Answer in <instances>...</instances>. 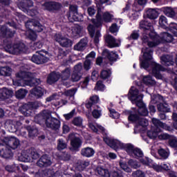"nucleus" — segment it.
Instances as JSON below:
<instances>
[{
	"mask_svg": "<svg viewBox=\"0 0 177 177\" xmlns=\"http://www.w3.org/2000/svg\"><path fill=\"white\" fill-rule=\"evenodd\" d=\"M72 124L75 127H81V125H82V118H81V117H76L73 118Z\"/></svg>",
	"mask_w": 177,
	"mask_h": 177,
	"instance_id": "nucleus-61",
	"label": "nucleus"
},
{
	"mask_svg": "<svg viewBox=\"0 0 177 177\" xmlns=\"http://www.w3.org/2000/svg\"><path fill=\"white\" fill-rule=\"evenodd\" d=\"M163 13L167 16V17H175L176 12L175 9L171 7H165L163 8Z\"/></svg>",
	"mask_w": 177,
	"mask_h": 177,
	"instance_id": "nucleus-38",
	"label": "nucleus"
},
{
	"mask_svg": "<svg viewBox=\"0 0 177 177\" xmlns=\"http://www.w3.org/2000/svg\"><path fill=\"white\" fill-rule=\"evenodd\" d=\"M168 23V21L167 20V17L164 15H161L159 17V24L160 27H162V28H165V26H167Z\"/></svg>",
	"mask_w": 177,
	"mask_h": 177,
	"instance_id": "nucleus-57",
	"label": "nucleus"
},
{
	"mask_svg": "<svg viewBox=\"0 0 177 177\" xmlns=\"http://www.w3.org/2000/svg\"><path fill=\"white\" fill-rule=\"evenodd\" d=\"M109 113H110V117L111 118H114L115 120L120 118V113L118 112H117L115 110L113 109H110L109 108Z\"/></svg>",
	"mask_w": 177,
	"mask_h": 177,
	"instance_id": "nucleus-60",
	"label": "nucleus"
},
{
	"mask_svg": "<svg viewBox=\"0 0 177 177\" xmlns=\"http://www.w3.org/2000/svg\"><path fill=\"white\" fill-rule=\"evenodd\" d=\"M133 177H146V174L140 170H137L132 174Z\"/></svg>",
	"mask_w": 177,
	"mask_h": 177,
	"instance_id": "nucleus-64",
	"label": "nucleus"
},
{
	"mask_svg": "<svg viewBox=\"0 0 177 177\" xmlns=\"http://www.w3.org/2000/svg\"><path fill=\"white\" fill-rule=\"evenodd\" d=\"M50 174H52V170L39 171L35 174V177H48Z\"/></svg>",
	"mask_w": 177,
	"mask_h": 177,
	"instance_id": "nucleus-51",
	"label": "nucleus"
},
{
	"mask_svg": "<svg viewBox=\"0 0 177 177\" xmlns=\"http://www.w3.org/2000/svg\"><path fill=\"white\" fill-rule=\"evenodd\" d=\"M16 77L18 80H13L15 86H24V85L35 86L41 84V80L35 78L34 75L30 72L21 71L16 74Z\"/></svg>",
	"mask_w": 177,
	"mask_h": 177,
	"instance_id": "nucleus-3",
	"label": "nucleus"
},
{
	"mask_svg": "<svg viewBox=\"0 0 177 177\" xmlns=\"http://www.w3.org/2000/svg\"><path fill=\"white\" fill-rule=\"evenodd\" d=\"M162 64L165 66H174V57L171 55H163L160 57Z\"/></svg>",
	"mask_w": 177,
	"mask_h": 177,
	"instance_id": "nucleus-30",
	"label": "nucleus"
},
{
	"mask_svg": "<svg viewBox=\"0 0 177 177\" xmlns=\"http://www.w3.org/2000/svg\"><path fill=\"white\" fill-rule=\"evenodd\" d=\"M158 111L162 113H169L171 109H169V106L167 103H160L157 106Z\"/></svg>",
	"mask_w": 177,
	"mask_h": 177,
	"instance_id": "nucleus-42",
	"label": "nucleus"
},
{
	"mask_svg": "<svg viewBox=\"0 0 177 177\" xmlns=\"http://www.w3.org/2000/svg\"><path fill=\"white\" fill-rule=\"evenodd\" d=\"M105 43L108 48H118L121 46V40L120 39H116L111 35H106L104 36Z\"/></svg>",
	"mask_w": 177,
	"mask_h": 177,
	"instance_id": "nucleus-14",
	"label": "nucleus"
},
{
	"mask_svg": "<svg viewBox=\"0 0 177 177\" xmlns=\"http://www.w3.org/2000/svg\"><path fill=\"white\" fill-rule=\"evenodd\" d=\"M76 93H77L76 88H72L71 90H68L65 91L64 93V95H65V96H68L69 97L73 99V100H74V95H75Z\"/></svg>",
	"mask_w": 177,
	"mask_h": 177,
	"instance_id": "nucleus-56",
	"label": "nucleus"
},
{
	"mask_svg": "<svg viewBox=\"0 0 177 177\" xmlns=\"http://www.w3.org/2000/svg\"><path fill=\"white\" fill-rule=\"evenodd\" d=\"M87 45L88 39L83 38L76 45L74 46V49L75 50H78L79 52H81L82 50H84Z\"/></svg>",
	"mask_w": 177,
	"mask_h": 177,
	"instance_id": "nucleus-27",
	"label": "nucleus"
},
{
	"mask_svg": "<svg viewBox=\"0 0 177 177\" xmlns=\"http://www.w3.org/2000/svg\"><path fill=\"white\" fill-rule=\"evenodd\" d=\"M7 48L9 53H11L12 55H19L20 53H22V52H27V48L26 47V45L23 43H18L14 44L13 46L8 44L7 46Z\"/></svg>",
	"mask_w": 177,
	"mask_h": 177,
	"instance_id": "nucleus-11",
	"label": "nucleus"
},
{
	"mask_svg": "<svg viewBox=\"0 0 177 177\" xmlns=\"http://www.w3.org/2000/svg\"><path fill=\"white\" fill-rule=\"evenodd\" d=\"M26 129L29 133V136H36L38 135V129H32L31 127L28 126L26 127Z\"/></svg>",
	"mask_w": 177,
	"mask_h": 177,
	"instance_id": "nucleus-59",
	"label": "nucleus"
},
{
	"mask_svg": "<svg viewBox=\"0 0 177 177\" xmlns=\"http://www.w3.org/2000/svg\"><path fill=\"white\" fill-rule=\"evenodd\" d=\"M120 167L122 169H123V171H124V172H127V173H131L132 172V169H131V167H128V165H127V162L120 160Z\"/></svg>",
	"mask_w": 177,
	"mask_h": 177,
	"instance_id": "nucleus-49",
	"label": "nucleus"
},
{
	"mask_svg": "<svg viewBox=\"0 0 177 177\" xmlns=\"http://www.w3.org/2000/svg\"><path fill=\"white\" fill-rule=\"evenodd\" d=\"M131 156L136 158H142V157H143V152L140 149L135 148Z\"/></svg>",
	"mask_w": 177,
	"mask_h": 177,
	"instance_id": "nucleus-54",
	"label": "nucleus"
},
{
	"mask_svg": "<svg viewBox=\"0 0 177 177\" xmlns=\"http://www.w3.org/2000/svg\"><path fill=\"white\" fill-rule=\"evenodd\" d=\"M20 146V140L15 136H8L0 140V157L9 160L13 157L12 150Z\"/></svg>",
	"mask_w": 177,
	"mask_h": 177,
	"instance_id": "nucleus-1",
	"label": "nucleus"
},
{
	"mask_svg": "<svg viewBox=\"0 0 177 177\" xmlns=\"http://www.w3.org/2000/svg\"><path fill=\"white\" fill-rule=\"evenodd\" d=\"M142 52L143 54V59L140 58V67L147 70L150 66V61L153 59V50L151 48H142Z\"/></svg>",
	"mask_w": 177,
	"mask_h": 177,
	"instance_id": "nucleus-10",
	"label": "nucleus"
},
{
	"mask_svg": "<svg viewBox=\"0 0 177 177\" xmlns=\"http://www.w3.org/2000/svg\"><path fill=\"white\" fill-rule=\"evenodd\" d=\"M129 121H131L132 122H136L138 121V124L141 127H147L149 125V121L145 118H139L138 115L135 114H130L129 116Z\"/></svg>",
	"mask_w": 177,
	"mask_h": 177,
	"instance_id": "nucleus-18",
	"label": "nucleus"
},
{
	"mask_svg": "<svg viewBox=\"0 0 177 177\" xmlns=\"http://www.w3.org/2000/svg\"><path fill=\"white\" fill-rule=\"evenodd\" d=\"M19 3H18V8L23 10V12H26V10H28V8H31L34 3L31 0H18Z\"/></svg>",
	"mask_w": 177,
	"mask_h": 177,
	"instance_id": "nucleus-25",
	"label": "nucleus"
},
{
	"mask_svg": "<svg viewBox=\"0 0 177 177\" xmlns=\"http://www.w3.org/2000/svg\"><path fill=\"white\" fill-rule=\"evenodd\" d=\"M59 77H61L62 81H67L71 77V69L70 68H66L62 72Z\"/></svg>",
	"mask_w": 177,
	"mask_h": 177,
	"instance_id": "nucleus-40",
	"label": "nucleus"
},
{
	"mask_svg": "<svg viewBox=\"0 0 177 177\" xmlns=\"http://www.w3.org/2000/svg\"><path fill=\"white\" fill-rule=\"evenodd\" d=\"M140 28H142V30H145L142 38V42H144V44L147 43V45H149V42H150V41H149V37L151 38V39L152 38L158 39V36H157V34L150 30V28H151V23L149 22L147 19H145L140 22Z\"/></svg>",
	"mask_w": 177,
	"mask_h": 177,
	"instance_id": "nucleus-5",
	"label": "nucleus"
},
{
	"mask_svg": "<svg viewBox=\"0 0 177 177\" xmlns=\"http://www.w3.org/2000/svg\"><path fill=\"white\" fill-rule=\"evenodd\" d=\"M95 174L99 175V176L110 177V171H109V169H104L102 167H97L96 168Z\"/></svg>",
	"mask_w": 177,
	"mask_h": 177,
	"instance_id": "nucleus-33",
	"label": "nucleus"
},
{
	"mask_svg": "<svg viewBox=\"0 0 177 177\" xmlns=\"http://www.w3.org/2000/svg\"><path fill=\"white\" fill-rule=\"evenodd\" d=\"M140 161L143 165H150V164H151V159L147 157L140 158Z\"/></svg>",
	"mask_w": 177,
	"mask_h": 177,
	"instance_id": "nucleus-63",
	"label": "nucleus"
},
{
	"mask_svg": "<svg viewBox=\"0 0 177 177\" xmlns=\"http://www.w3.org/2000/svg\"><path fill=\"white\" fill-rule=\"evenodd\" d=\"M120 149H123V150H125L129 156H133V151L135 150V147L131 144H124L122 142V147H120Z\"/></svg>",
	"mask_w": 177,
	"mask_h": 177,
	"instance_id": "nucleus-35",
	"label": "nucleus"
},
{
	"mask_svg": "<svg viewBox=\"0 0 177 177\" xmlns=\"http://www.w3.org/2000/svg\"><path fill=\"white\" fill-rule=\"evenodd\" d=\"M96 103H99V96L93 95L90 97V101L86 104V109H91L93 106V104H96Z\"/></svg>",
	"mask_w": 177,
	"mask_h": 177,
	"instance_id": "nucleus-39",
	"label": "nucleus"
},
{
	"mask_svg": "<svg viewBox=\"0 0 177 177\" xmlns=\"http://www.w3.org/2000/svg\"><path fill=\"white\" fill-rule=\"evenodd\" d=\"M39 157H41V153L35 148H30L24 151L21 156V158L24 162H30L32 160H38Z\"/></svg>",
	"mask_w": 177,
	"mask_h": 177,
	"instance_id": "nucleus-9",
	"label": "nucleus"
},
{
	"mask_svg": "<svg viewBox=\"0 0 177 177\" xmlns=\"http://www.w3.org/2000/svg\"><path fill=\"white\" fill-rule=\"evenodd\" d=\"M15 30H11L8 28L6 26H3L0 27V37H3V38H9L13 37L15 35Z\"/></svg>",
	"mask_w": 177,
	"mask_h": 177,
	"instance_id": "nucleus-23",
	"label": "nucleus"
},
{
	"mask_svg": "<svg viewBox=\"0 0 177 177\" xmlns=\"http://www.w3.org/2000/svg\"><path fill=\"white\" fill-rule=\"evenodd\" d=\"M104 141L108 146H109V147L113 149V150H118V149H121V147L122 146V142L120 140L110 137H104Z\"/></svg>",
	"mask_w": 177,
	"mask_h": 177,
	"instance_id": "nucleus-15",
	"label": "nucleus"
},
{
	"mask_svg": "<svg viewBox=\"0 0 177 177\" xmlns=\"http://www.w3.org/2000/svg\"><path fill=\"white\" fill-rule=\"evenodd\" d=\"M146 15L148 17V19H150L151 20H154L158 17V12L156 11V10L153 8H149L146 11Z\"/></svg>",
	"mask_w": 177,
	"mask_h": 177,
	"instance_id": "nucleus-36",
	"label": "nucleus"
},
{
	"mask_svg": "<svg viewBox=\"0 0 177 177\" xmlns=\"http://www.w3.org/2000/svg\"><path fill=\"white\" fill-rule=\"evenodd\" d=\"M82 77V73L73 72L71 75V80L72 82H78Z\"/></svg>",
	"mask_w": 177,
	"mask_h": 177,
	"instance_id": "nucleus-48",
	"label": "nucleus"
},
{
	"mask_svg": "<svg viewBox=\"0 0 177 177\" xmlns=\"http://www.w3.org/2000/svg\"><path fill=\"white\" fill-rule=\"evenodd\" d=\"M13 96V91L7 88L0 89V100H5Z\"/></svg>",
	"mask_w": 177,
	"mask_h": 177,
	"instance_id": "nucleus-26",
	"label": "nucleus"
},
{
	"mask_svg": "<svg viewBox=\"0 0 177 177\" xmlns=\"http://www.w3.org/2000/svg\"><path fill=\"white\" fill-rule=\"evenodd\" d=\"M35 121L39 125H46L51 129H59L60 128V121L53 117L49 111H43L41 113L35 116Z\"/></svg>",
	"mask_w": 177,
	"mask_h": 177,
	"instance_id": "nucleus-2",
	"label": "nucleus"
},
{
	"mask_svg": "<svg viewBox=\"0 0 177 177\" xmlns=\"http://www.w3.org/2000/svg\"><path fill=\"white\" fill-rule=\"evenodd\" d=\"M27 95V91L26 89L21 88L16 91L15 96L17 99H24Z\"/></svg>",
	"mask_w": 177,
	"mask_h": 177,
	"instance_id": "nucleus-45",
	"label": "nucleus"
},
{
	"mask_svg": "<svg viewBox=\"0 0 177 177\" xmlns=\"http://www.w3.org/2000/svg\"><path fill=\"white\" fill-rule=\"evenodd\" d=\"M12 70L9 66L0 67V75L3 77H10Z\"/></svg>",
	"mask_w": 177,
	"mask_h": 177,
	"instance_id": "nucleus-37",
	"label": "nucleus"
},
{
	"mask_svg": "<svg viewBox=\"0 0 177 177\" xmlns=\"http://www.w3.org/2000/svg\"><path fill=\"white\" fill-rule=\"evenodd\" d=\"M54 39L64 48H70V46H73V41L62 35L60 33L55 34L54 36Z\"/></svg>",
	"mask_w": 177,
	"mask_h": 177,
	"instance_id": "nucleus-12",
	"label": "nucleus"
},
{
	"mask_svg": "<svg viewBox=\"0 0 177 177\" xmlns=\"http://www.w3.org/2000/svg\"><path fill=\"white\" fill-rule=\"evenodd\" d=\"M43 8L46 10H58V9H60L62 8V4L53 2V1H49L46 2L44 4L42 5Z\"/></svg>",
	"mask_w": 177,
	"mask_h": 177,
	"instance_id": "nucleus-21",
	"label": "nucleus"
},
{
	"mask_svg": "<svg viewBox=\"0 0 177 177\" xmlns=\"http://www.w3.org/2000/svg\"><path fill=\"white\" fill-rule=\"evenodd\" d=\"M26 35L28 38V39H30V41H36L37 38V33L34 32L32 29L27 30L26 32Z\"/></svg>",
	"mask_w": 177,
	"mask_h": 177,
	"instance_id": "nucleus-43",
	"label": "nucleus"
},
{
	"mask_svg": "<svg viewBox=\"0 0 177 177\" xmlns=\"http://www.w3.org/2000/svg\"><path fill=\"white\" fill-rule=\"evenodd\" d=\"M157 37H158V39H156V37H152V40L148 42V46H149V48H153V46H157V45H160L161 42L169 43L174 41V37H172V35L168 32H162L160 34V37L158 35H157Z\"/></svg>",
	"mask_w": 177,
	"mask_h": 177,
	"instance_id": "nucleus-8",
	"label": "nucleus"
},
{
	"mask_svg": "<svg viewBox=\"0 0 177 177\" xmlns=\"http://www.w3.org/2000/svg\"><path fill=\"white\" fill-rule=\"evenodd\" d=\"M129 99L135 103L138 107V114L140 115L146 116L149 114V111L146 107V104L143 103V94L139 93V90L135 87H131L129 93Z\"/></svg>",
	"mask_w": 177,
	"mask_h": 177,
	"instance_id": "nucleus-4",
	"label": "nucleus"
},
{
	"mask_svg": "<svg viewBox=\"0 0 177 177\" xmlns=\"http://www.w3.org/2000/svg\"><path fill=\"white\" fill-rule=\"evenodd\" d=\"M114 19V15L111 14L109 12H105L102 14V11L98 10L97 13L96 15V18L91 19L92 23L95 26V27H100L102 26L103 21L105 23H111Z\"/></svg>",
	"mask_w": 177,
	"mask_h": 177,
	"instance_id": "nucleus-6",
	"label": "nucleus"
},
{
	"mask_svg": "<svg viewBox=\"0 0 177 177\" xmlns=\"http://www.w3.org/2000/svg\"><path fill=\"white\" fill-rule=\"evenodd\" d=\"M146 3H147V0H135L133 10L136 12H142L145 9Z\"/></svg>",
	"mask_w": 177,
	"mask_h": 177,
	"instance_id": "nucleus-22",
	"label": "nucleus"
},
{
	"mask_svg": "<svg viewBox=\"0 0 177 177\" xmlns=\"http://www.w3.org/2000/svg\"><path fill=\"white\" fill-rule=\"evenodd\" d=\"M59 78H60V75L59 73L53 72L48 75L47 82L48 84H50V85H52V84L57 82V81H59Z\"/></svg>",
	"mask_w": 177,
	"mask_h": 177,
	"instance_id": "nucleus-32",
	"label": "nucleus"
},
{
	"mask_svg": "<svg viewBox=\"0 0 177 177\" xmlns=\"http://www.w3.org/2000/svg\"><path fill=\"white\" fill-rule=\"evenodd\" d=\"M69 138L71 139V150H77V149H80V147H81V145H82V141H81V139H80V138L75 137V134L71 133L69 135Z\"/></svg>",
	"mask_w": 177,
	"mask_h": 177,
	"instance_id": "nucleus-16",
	"label": "nucleus"
},
{
	"mask_svg": "<svg viewBox=\"0 0 177 177\" xmlns=\"http://www.w3.org/2000/svg\"><path fill=\"white\" fill-rule=\"evenodd\" d=\"M158 138L160 140H167V139H169L171 136L165 133H161V129H160Z\"/></svg>",
	"mask_w": 177,
	"mask_h": 177,
	"instance_id": "nucleus-62",
	"label": "nucleus"
},
{
	"mask_svg": "<svg viewBox=\"0 0 177 177\" xmlns=\"http://www.w3.org/2000/svg\"><path fill=\"white\" fill-rule=\"evenodd\" d=\"M33 30L35 32H41V31H44V26L41 25L39 22H36L34 24Z\"/></svg>",
	"mask_w": 177,
	"mask_h": 177,
	"instance_id": "nucleus-58",
	"label": "nucleus"
},
{
	"mask_svg": "<svg viewBox=\"0 0 177 177\" xmlns=\"http://www.w3.org/2000/svg\"><path fill=\"white\" fill-rule=\"evenodd\" d=\"M81 154L83 157H87L88 158L93 157L95 156V149L91 147L83 148L81 150Z\"/></svg>",
	"mask_w": 177,
	"mask_h": 177,
	"instance_id": "nucleus-29",
	"label": "nucleus"
},
{
	"mask_svg": "<svg viewBox=\"0 0 177 177\" xmlns=\"http://www.w3.org/2000/svg\"><path fill=\"white\" fill-rule=\"evenodd\" d=\"M88 31L92 38L94 37V42L95 44H99V38L102 37L100 34V31L97 30L95 34V26L92 24H89L88 26Z\"/></svg>",
	"mask_w": 177,
	"mask_h": 177,
	"instance_id": "nucleus-19",
	"label": "nucleus"
},
{
	"mask_svg": "<svg viewBox=\"0 0 177 177\" xmlns=\"http://www.w3.org/2000/svg\"><path fill=\"white\" fill-rule=\"evenodd\" d=\"M111 75V71L110 69H104L101 71L100 77L102 80H107Z\"/></svg>",
	"mask_w": 177,
	"mask_h": 177,
	"instance_id": "nucleus-50",
	"label": "nucleus"
},
{
	"mask_svg": "<svg viewBox=\"0 0 177 177\" xmlns=\"http://www.w3.org/2000/svg\"><path fill=\"white\" fill-rule=\"evenodd\" d=\"M152 122L157 128L155 130H151L147 132V136L150 139H156L158 136V133L160 131L159 128H162L166 131H171V127L167 125L165 123L162 122L157 118H152Z\"/></svg>",
	"mask_w": 177,
	"mask_h": 177,
	"instance_id": "nucleus-7",
	"label": "nucleus"
},
{
	"mask_svg": "<svg viewBox=\"0 0 177 177\" xmlns=\"http://www.w3.org/2000/svg\"><path fill=\"white\" fill-rule=\"evenodd\" d=\"M103 55H106L109 62H115L118 59V55L113 51H109V50H104Z\"/></svg>",
	"mask_w": 177,
	"mask_h": 177,
	"instance_id": "nucleus-31",
	"label": "nucleus"
},
{
	"mask_svg": "<svg viewBox=\"0 0 177 177\" xmlns=\"http://www.w3.org/2000/svg\"><path fill=\"white\" fill-rule=\"evenodd\" d=\"M30 106H31V105L25 104L19 108V111H21V113L22 114H24V115H25L26 117H28V115H30V113H31V111H30V110H28L27 109H29V107H30Z\"/></svg>",
	"mask_w": 177,
	"mask_h": 177,
	"instance_id": "nucleus-44",
	"label": "nucleus"
},
{
	"mask_svg": "<svg viewBox=\"0 0 177 177\" xmlns=\"http://www.w3.org/2000/svg\"><path fill=\"white\" fill-rule=\"evenodd\" d=\"M42 51H37L36 54H34L31 57V62L36 64H44L49 62V57L44 55Z\"/></svg>",
	"mask_w": 177,
	"mask_h": 177,
	"instance_id": "nucleus-13",
	"label": "nucleus"
},
{
	"mask_svg": "<svg viewBox=\"0 0 177 177\" xmlns=\"http://www.w3.org/2000/svg\"><path fill=\"white\" fill-rule=\"evenodd\" d=\"M88 127L93 131V132H103L104 131V127L93 122H88Z\"/></svg>",
	"mask_w": 177,
	"mask_h": 177,
	"instance_id": "nucleus-34",
	"label": "nucleus"
},
{
	"mask_svg": "<svg viewBox=\"0 0 177 177\" xmlns=\"http://www.w3.org/2000/svg\"><path fill=\"white\" fill-rule=\"evenodd\" d=\"M80 16V14L77 12H73V14H68L67 17L71 23L73 21H80V18L78 17Z\"/></svg>",
	"mask_w": 177,
	"mask_h": 177,
	"instance_id": "nucleus-46",
	"label": "nucleus"
},
{
	"mask_svg": "<svg viewBox=\"0 0 177 177\" xmlns=\"http://www.w3.org/2000/svg\"><path fill=\"white\" fill-rule=\"evenodd\" d=\"M92 115L93 118H100L102 117V109L99 107L94 109L92 111Z\"/></svg>",
	"mask_w": 177,
	"mask_h": 177,
	"instance_id": "nucleus-52",
	"label": "nucleus"
},
{
	"mask_svg": "<svg viewBox=\"0 0 177 177\" xmlns=\"http://www.w3.org/2000/svg\"><path fill=\"white\" fill-rule=\"evenodd\" d=\"M6 124L8 125V128L10 129L11 132H16V131L21 127V122L12 120H7Z\"/></svg>",
	"mask_w": 177,
	"mask_h": 177,
	"instance_id": "nucleus-24",
	"label": "nucleus"
},
{
	"mask_svg": "<svg viewBox=\"0 0 177 177\" xmlns=\"http://www.w3.org/2000/svg\"><path fill=\"white\" fill-rule=\"evenodd\" d=\"M82 31V27L76 25L72 28L73 37H80L81 32Z\"/></svg>",
	"mask_w": 177,
	"mask_h": 177,
	"instance_id": "nucleus-47",
	"label": "nucleus"
},
{
	"mask_svg": "<svg viewBox=\"0 0 177 177\" xmlns=\"http://www.w3.org/2000/svg\"><path fill=\"white\" fill-rule=\"evenodd\" d=\"M160 71H165V68L158 64L153 63L152 74L157 80H161L162 78V75L160 74Z\"/></svg>",
	"mask_w": 177,
	"mask_h": 177,
	"instance_id": "nucleus-20",
	"label": "nucleus"
},
{
	"mask_svg": "<svg viewBox=\"0 0 177 177\" xmlns=\"http://www.w3.org/2000/svg\"><path fill=\"white\" fill-rule=\"evenodd\" d=\"M30 93L33 96H35L37 99H39V97H42V96H44V93H45V89L40 86L35 87L30 91Z\"/></svg>",
	"mask_w": 177,
	"mask_h": 177,
	"instance_id": "nucleus-28",
	"label": "nucleus"
},
{
	"mask_svg": "<svg viewBox=\"0 0 177 177\" xmlns=\"http://www.w3.org/2000/svg\"><path fill=\"white\" fill-rule=\"evenodd\" d=\"M158 154L162 158V160H167V158L169 157V151H166L164 149H159Z\"/></svg>",
	"mask_w": 177,
	"mask_h": 177,
	"instance_id": "nucleus-53",
	"label": "nucleus"
},
{
	"mask_svg": "<svg viewBox=\"0 0 177 177\" xmlns=\"http://www.w3.org/2000/svg\"><path fill=\"white\" fill-rule=\"evenodd\" d=\"M67 147V143L63 139H59L57 143L58 150H64Z\"/></svg>",
	"mask_w": 177,
	"mask_h": 177,
	"instance_id": "nucleus-55",
	"label": "nucleus"
},
{
	"mask_svg": "<svg viewBox=\"0 0 177 177\" xmlns=\"http://www.w3.org/2000/svg\"><path fill=\"white\" fill-rule=\"evenodd\" d=\"M142 81L145 85H149V86L156 85V80H153V77L150 75L144 76Z\"/></svg>",
	"mask_w": 177,
	"mask_h": 177,
	"instance_id": "nucleus-41",
	"label": "nucleus"
},
{
	"mask_svg": "<svg viewBox=\"0 0 177 177\" xmlns=\"http://www.w3.org/2000/svg\"><path fill=\"white\" fill-rule=\"evenodd\" d=\"M38 167H50L52 165V160L48 155H43L37 162Z\"/></svg>",
	"mask_w": 177,
	"mask_h": 177,
	"instance_id": "nucleus-17",
	"label": "nucleus"
}]
</instances>
